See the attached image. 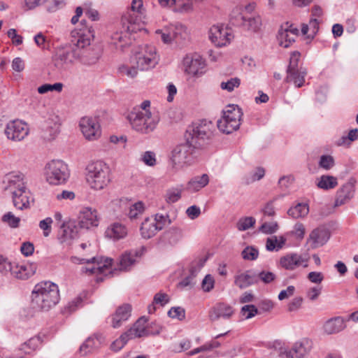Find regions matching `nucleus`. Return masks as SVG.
Returning <instances> with one entry per match:
<instances>
[{"label": "nucleus", "mask_w": 358, "mask_h": 358, "mask_svg": "<svg viewBox=\"0 0 358 358\" xmlns=\"http://www.w3.org/2000/svg\"><path fill=\"white\" fill-rule=\"evenodd\" d=\"M217 135L212 121L203 119L193 122L184 134L185 143L178 145L172 151L173 161L175 164H190L196 152L211 144Z\"/></svg>", "instance_id": "obj_1"}, {"label": "nucleus", "mask_w": 358, "mask_h": 358, "mask_svg": "<svg viewBox=\"0 0 358 358\" xmlns=\"http://www.w3.org/2000/svg\"><path fill=\"white\" fill-rule=\"evenodd\" d=\"M86 34L85 31L80 34L78 38L72 41L71 43L66 44L57 49L52 57L54 66L59 70H65L73 62L79 59L81 55L80 48L90 45L91 39L94 37V30L88 28Z\"/></svg>", "instance_id": "obj_2"}, {"label": "nucleus", "mask_w": 358, "mask_h": 358, "mask_svg": "<svg viewBox=\"0 0 358 358\" xmlns=\"http://www.w3.org/2000/svg\"><path fill=\"white\" fill-rule=\"evenodd\" d=\"M31 298L34 309L48 311L59 301L58 286L49 281L41 282L34 287Z\"/></svg>", "instance_id": "obj_3"}, {"label": "nucleus", "mask_w": 358, "mask_h": 358, "mask_svg": "<svg viewBox=\"0 0 358 358\" xmlns=\"http://www.w3.org/2000/svg\"><path fill=\"white\" fill-rule=\"evenodd\" d=\"M110 168L102 161L90 163L86 167V180L92 189L101 190L110 181Z\"/></svg>", "instance_id": "obj_4"}, {"label": "nucleus", "mask_w": 358, "mask_h": 358, "mask_svg": "<svg viewBox=\"0 0 358 358\" xmlns=\"http://www.w3.org/2000/svg\"><path fill=\"white\" fill-rule=\"evenodd\" d=\"M46 180L50 185H61L68 180L69 171L67 165L62 160H52L45 168Z\"/></svg>", "instance_id": "obj_5"}, {"label": "nucleus", "mask_w": 358, "mask_h": 358, "mask_svg": "<svg viewBox=\"0 0 358 358\" xmlns=\"http://www.w3.org/2000/svg\"><path fill=\"white\" fill-rule=\"evenodd\" d=\"M127 119L132 127L142 133H149L159 122L157 113H128Z\"/></svg>", "instance_id": "obj_6"}, {"label": "nucleus", "mask_w": 358, "mask_h": 358, "mask_svg": "<svg viewBox=\"0 0 358 358\" xmlns=\"http://www.w3.org/2000/svg\"><path fill=\"white\" fill-rule=\"evenodd\" d=\"M131 62L141 71L155 67L158 62L155 48L145 45L141 52L135 53Z\"/></svg>", "instance_id": "obj_7"}, {"label": "nucleus", "mask_w": 358, "mask_h": 358, "mask_svg": "<svg viewBox=\"0 0 358 358\" xmlns=\"http://www.w3.org/2000/svg\"><path fill=\"white\" fill-rule=\"evenodd\" d=\"M142 6L143 2L141 0H133L131 10L122 15L121 19L122 28L127 33H134L141 29L138 23L139 19L136 14L141 13Z\"/></svg>", "instance_id": "obj_8"}, {"label": "nucleus", "mask_w": 358, "mask_h": 358, "mask_svg": "<svg viewBox=\"0 0 358 358\" xmlns=\"http://www.w3.org/2000/svg\"><path fill=\"white\" fill-rule=\"evenodd\" d=\"M44 118L40 125L42 137L45 141H51L59 131L62 119L57 113H46Z\"/></svg>", "instance_id": "obj_9"}, {"label": "nucleus", "mask_w": 358, "mask_h": 358, "mask_svg": "<svg viewBox=\"0 0 358 358\" xmlns=\"http://www.w3.org/2000/svg\"><path fill=\"white\" fill-rule=\"evenodd\" d=\"M79 127L85 138L89 141L96 140L101 136L100 126L96 117H83L79 122Z\"/></svg>", "instance_id": "obj_10"}, {"label": "nucleus", "mask_w": 358, "mask_h": 358, "mask_svg": "<svg viewBox=\"0 0 358 358\" xmlns=\"http://www.w3.org/2000/svg\"><path fill=\"white\" fill-rule=\"evenodd\" d=\"M185 72L195 77H200L204 73L206 64L199 55H187L182 61Z\"/></svg>", "instance_id": "obj_11"}, {"label": "nucleus", "mask_w": 358, "mask_h": 358, "mask_svg": "<svg viewBox=\"0 0 358 358\" xmlns=\"http://www.w3.org/2000/svg\"><path fill=\"white\" fill-rule=\"evenodd\" d=\"M146 322L147 320L145 317H141L135 322L133 327L125 332L129 340L134 338H141L150 335L155 336L160 334L162 330L160 326L157 325L155 330H150V329L145 325Z\"/></svg>", "instance_id": "obj_12"}, {"label": "nucleus", "mask_w": 358, "mask_h": 358, "mask_svg": "<svg viewBox=\"0 0 358 358\" xmlns=\"http://www.w3.org/2000/svg\"><path fill=\"white\" fill-rule=\"evenodd\" d=\"M4 133L8 139L20 141L27 136L29 129L25 122L15 120L6 124Z\"/></svg>", "instance_id": "obj_13"}, {"label": "nucleus", "mask_w": 358, "mask_h": 358, "mask_svg": "<svg viewBox=\"0 0 358 358\" xmlns=\"http://www.w3.org/2000/svg\"><path fill=\"white\" fill-rule=\"evenodd\" d=\"M309 259V256L306 254L289 253L280 257V264L286 270L293 271L301 266L308 267Z\"/></svg>", "instance_id": "obj_14"}, {"label": "nucleus", "mask_w": 358, "mask_h": 358, "mask_svg": "<svg viewBox=\"0 0 358 358\" xmlns=\"http://www.w3.org/2000/svg\"><path fill=\"white\" fill-rule=\"evenodd\" d=\"M182 238V229L172 227L166 230L159 238L157 245L162 249L176 245Z\"/></svg>", "instance_id": "obj_15"}, {"label": "nucleus", "mask_w": 358, "mask_h": 358, "mask_svg": "<svg viewBox=\"0 0 358 358\" xmlns=\"http://www.w3.org/2000/svg\"><path fill=\"white\" fill-rule=\"evenodd\" d=\"M78 228L89 229L92 227H97L99 220L97 212L92 208H83L78 217Z\"/></svg>", "instance_id": "obj_16"}, {"label": "nucleus", "mask_w": 358, "mask_h": 358, "mask_svg": "<svg viewBox=\"0 0 358 358\" xmlns=\"http://www.w3.org/2000/svg\"><path fill=\"white\" fill-rule=\"evenodd\" d=\"M313 348L312 341L303 338L288 349V358H306Z\"/></svg>", "instance_id": "obj_17"}, {"label": "nucleus", "mask_w": 358, "mask_h": 358, "mask_svg": "<svg viewBox=\"0 0 358 358\" xmlns=\"http://www.w3.org/2000/svg\"><path fill=\"white\" fill-rule=\"evenodd\" d=\"M231 34L223 25H214L209 31V38L217 47L226 45L230 41Z\"/></svg>", "instance_id": "obj_18"}, {"label": "nucleus", "mask_w": 358, "mask_h": 358, "mask_svg": "<svg viewBox=\"0 0 358 358\" xmlns=\"http://www.w3.org/2000/svg\"><path fill=\"white\" fill-rule=\"evenodd\" d=\"M4 190L9 191L12 194L15 190L24 189V175L22 173L11 172L6 174L3 180Z\"/></svg>", "instance_id": "obj_19"}, {"label": "nucleus", "mask_w": 358, "mask_h": 358, "mask_svg": "<svg viewBox=\"0 0 358 358\" xmlns=\"http://www.w3.org/2000/svg\"><path fill=\"white\" fill-rule=\"evenodd\" d=\"M330 238V231L324 227L314 229L309 234L307 243L310 242L313 249L323 246Z\"/></svg>", "instance_id": "obj_20"}, {"label": "nucleus", "mask_w": 358, "mask_h": 358, "mask_svg": "<svg viewBox=\"0 0 358 358\" xmlns=\"http://www.w3.org/2000/svg\"><path fill=\"white\" fill-rule=\"evenodd\" d=\"M355 182L356 180L354 178H350L348 182L344 184L337 191L336 198L334 203L335 207L345 204L353 197Z\"/></svg>", "instance_id": "obj_21"}, {"label": "nucleus", "mask_w": 358, "mask_h": 358, "mask_svg": "<svg viewBox=\"0 0 358 358\" xmlns=\"http://www.w3.org/2000/svg\"><path fill=\"white\" fill-rule=\"evenodd\" d=\"M231 114L223 113L222 118L217 121V127L223 134H231L239 127L240 119L231 117Z\"/></svg>", "instance_id": "obj_22"}, {"label": "nucleus", "mask_w": 358, "mask_h": 358, "mask_svg": "<svg viewBox=\"0 0 358 358\" xmlns=\"http://www.w3.org/2000/svg\"><path fill=\"white\" fill-rule=\"evenodd\" d=\"M78 228L75 221L64 222L59 232V240L61 243H68L78 237Z\"/></svg>", "instance_id": "obj_23"}, {"label": "nucleus", "mask_w": 358, "mask_h": 358, "mask_svg": "<svg viewBox=\"0 0 358 358\" xmlns=\"http://www.w3.org/2000/svg\"><path fill=\"white\" fill-rule=\"evenodd\" d=\"M14 206L19 210L28 208L30 203V192L27 187L19 189L13 192L12 194Z\"/></svg>", "instance_id": "obj_24"}, {"label": "nucleus", "mask_w": 358, "mask_h": 358, "mask_svg": "<svg viewBox=\"0 0 358 358\" xmlns=\"http://www.w3.org/2000/svg\"><path fill=\"white\" fill-rule=\"evenodd\" d=\"M142 251H129L123 253L119 260V271H128L136 263V257L141 256L145 247H142Z\"/></svg>", "instance_id": "obj_25"}, {"label": "nucleus", "mask_w": 358, "mask_h": 358, "mask_svg": "<svg viewBox=\"0 0 358 358\" xmlns=\"http://www.w3.org/2000/svg\"><path fill=\"white\" fill-rule=\"evenodd\" d=\"M103 341L104 338L101 335L90 336L80 345L79 352L83 356H86L100 348Z\"/></svg>", "instance_id": "obj_26"}, {"label": "nucleus", "mask_w": 358, "mask_h": 358, "mask_svg": "<svg viewBox=\"0 0 358 358\" xmlns=\"http://www.w3.org/2000/svg\"><path fill=\"white\" fill-rule=\"evenodd\" d=\"M87 45L84 48H80L81 55L79 58L81 62L84 64L92 65L99 60L101 56V48L98 46L85 48Z\"/></svg>", "instance_id": "obj_27"}, {"label": "nucleus", "mask_w": 358, "mask_h": 358, "mask_svg": "<svg viewBox=\"0 0 358 358\" xmlns=\"http://www.w3.org/2000/svg\"><path fill=\"white\" fill-rule=\"evenodd\" d=\"M164 29L170 34L171 39L176 43H181L188 38L187 28L181 24H170L164 27Z\"/></svg>", "instance_id": "obj_28"}, {"label": "nucleus", "mask_w": 358, "mask_h": 358, "mask_svg": "<svg viewBox=\"0 0 358 358\" xmlns=\"http://www.w3.org/2000/svg\"><path fill=\"white\" fill-rule=\"evenodd\" d=\"M234 313L231 306L224 303H217L209 313L211 321H216L220 318L229 319Z\"/></svg>", "instance_id": "obj_29"}, {"label": "nucleus", "mask_w": 358, "mask_h": 358, "mask_svg": "<svg viewBox=\"0 0 358 358\" xmlns=\"http://www.w3.org/2000/svg\"><path fill=\"white\" fill-rule=\"evenodd\" d=\"M245 0H234L235 3L238 5L232 10L230 14V23L236 27L243 26L245 22V16L244 14V8H246L243 5Z\"/></svg>", "instance_id": "obj_30"}, {"label": "nucleus", "mask_w": 358, "mask_h": 358, "mask_svg": "<svg viewBox=\"0 0 358 358\" xmlns=\"http://www.w3.org/2000/svg\"><path fill=\"white\" fill-rule=\"evenodd\" d=\"M131 306L124 304L116 310L114 315L111 316V323L113 328H118L122 325V322L127 321L131 315Z\"/></svg>", "instance_id": "obj_31"}, {"label": "nucleus", "mask_w": 358, "mask_h": 358, "mask_svg": "<svg viewBox=\"0 0 358 358\" xmlns=\"http://www.w3.org/2000/svg\"><path fill=\"white\" fill-rule=\"evenodd\" d=\"M323 328L327 334L338 333L345 328V320L341 317L331 318L324 323Z\"/></svg>", "instance_id": "obj_32"}, {"label": "nucleus", "mask_w": 358, "mask_h": 358, "mask_svg": "<svg viewBox=\"0 0 358 358\" xmlns=\"http://www.w3.org/2000/svg\"><path fill=\"white\" fill-rule=\"evenodd\" d=\"M209 182V177L207 174L203 173L201 176L193 177L187 184L186 189L189 192H198Z\"/></svg>", "instance_id": "obj_33"}, {"label": "nucleus", "mask_w": 358, "mask_h": 358, "mask_svg": "<svg viewBox=\"0 0 358 358\" xmlns=\"http://www.w3.org/2000/svg\"><path fill=\"white\" fill-rule=\"evenodd\" d=\"M286 80L292 82L296 87H301L305 83V77L307 74L306 69L300 66L297 71L287 72Z\"/></svg>", "instance_id": "obj_34"}, {"label": "nucleus", "mask_w": 358, "mask_h": 358, "mask_svg": "<svg viewBox=\"0 0 358 358\" xmlns=\"http://www.w3.org/2000/svg\"><path fill=\"white\" fill-rule=\"evenodd\" d=\"M140 231L143 238L149 239L154 236L159 230L155 224V221H152L149 217H146L141 224Z\"/></svg>", "instance_id": "obj_35"}, {"label": "nucleus", "mask_w": 358, "mask_h": 358, "mask_svg": "<svg viewBox=\"0 0 358 358\" xmlns=\"http://www.w3.org/2000/svg\"><path fill=\"white\" fill-rule=\"evenodd\" d=\"M127 235V229L124 226L119 223H114L110 228L106 231V236L110 238L118 240Z\"/></svg>", "instance_id": "obj_36"}, {"label": "nucleus", "mask_w": 358, "mask_h": 358, "mask_svg": "<svg viewBox=\"0 0 358 358\" xmlns=\"http://www.w3.org/2000/svg\"><path fill=\"white\" fill-rule=\"evenodd\" d=\"M308 212L309 208L307 204L299 203L295 206L291 207L287 210V214L294 219H297L305 217Z\"/></svg>", "instance_id": "obj_37"}, {"label": "nucleus", "mask_w": 358, "mask_h": 358, "mask_svg": "<svg viewBox=\"0 0 358 358\" xmlns=\"http://www.w3.org/2000/svg\"><path fill=\"white\" fill-rule=\"evenodd\" d=\"M338 185L337 178L332 176L323 175L317 182V186L322 189L328 190L333 189Z\"/></svg>", "instance_id": "obj_38"}, {"label": "nucleus", "mask_w": 358, "mask_h": 358, "mask_svg": "<svg viewBox=\"0 0 358 358\" xmlns=\"http://www.w3.org/2000/svg\"><path fill=\"white\" fill-rule=\"evenodd\" d=\"M296 37L289 34L288 29L282 27L278 31V39L280 46L287 48L295 41Z\"/></svg>", "instance_id": "obj_39"}, {"label": "nucleus", "mask_w": 358, "mask_h": 358, "mask_svg": "<svg viewBox=\"0 0 358 358\" xmlns=\"http://www.w3.org/2000/svg\"><path fill=\"white\" fill-rule=\"evenodd\" d=\"M270 350V358H288V348L282 346L280 342H275Z\"/></svg>", "instance_id": "obj_40"}, {"label": "nucleus", "mask_w": 358, "mask_h": 358, "mask_svg": "<svg viewBox=\"0 0 358 358\" xmlns=\"http://www.w3.org/2000/svg\"><path fill=\"white\" fill-rule=\"evenodd\" d=\"M285 243V238L282 236L280 237V241L278 240L277 236H272L267 238L266 248L268 251H278L283 247Z\"/></svg>", "instance_id": "obj_41"}, {"label": "nucleus", "mask_w": 358, "mask_h": 358, "mask_svg": "<svg viewBox=\"0 0 358 358\" xmlns=\"http://www.w3.org/2000/svg\"><path fill=\"white\" fill-rule=\"evenodd\" d=\"M262 26V20L257 13H252L250 16L248 15V29H251L254 32L257 31Z\"/></svg>", "instance_id": "obj_42"}, {"label": "nucleus", "mask_w": 358, "mask_h": 358, "mask_svg": "<svg viewBox=\"0 0 358 358\" xmlns=\"http://www.w3.org/2000/svg\"><path fill=\"white\" fill-rule=\"evenodd\" d=\"M40 343V337L35 336L31 338L29 341H27L23 345H22L21 350H23L26 354H29L30 352L34 350Z\"/></svg>", "instance_id": "obj_43"}, {"label": "nucleus", "mask_w": 358, "mask_h": 358, "mask_svg": "<svg viewBox=\"0 0 358 358\" xmlns=\"http://www.w3.org/2000/svg\"><path fill=\"white\" fill-rule=\"evenodd\" d=\"M1 220L11 228L18 227L20 222V218L15 216L11 212H8L3 215Z\"/></svg>", "instance_id": "obj_44"}, {"label": "nucleus", "mask_w": 358, "mask_h": 358, "mask_svg": "<svg viewBox=\"0 0 358 358\" xmlns=\"http://www.w3.org/2000/svg\"><path fill=\"white\" fill-rule=\"evenodd\" d=\"M155 224L159 231L162 230L166 225L171 223V220L168 215H164L162 214H156L155 219Z\"/></svg>", "instance_id": "obj_45"}, {"label": "nucleus", "mask_w": 358, "mask_h": 358, "mask_svg": "<svg viewBox=\"0 0 358 358\" xmlns=\"http://www.w3.org/2000/svg\"><path fill=\"white\" fill-rule=\"evenodd\" d=\"M300 57L301 53L298 51H294L291 54L287 72L294 71H297V69H300V67H299Z\"/></svg>", "instance_id": "obj_46"}, {"label": "nucleus", "mask_w": 358, "mask_h": 358, "mask_svg": "<svg viewBox=\"0 0 358 358\" xmlns=\"http://www.w3.org/2000/svg\"><path fill=\"white\" fill-rule=\"evenodd\" d=\"M63 84L61 83H55L54 84H44L38 88L39 94H45L50 91L61 92L62 90Z\"/></svg>", "instance_id": "obj_47"}, {"label": "nucleus", "mask_w": 358, "mask_h": 358, "mask_svg": "<svg viewBox=\"0 0 358 358\" xmlns=\"http://www.w3.org/2000/svg\"><path fill=\"white\" fill-rule=\"evenodd\" d=\"M26 271V267L24 266H17L15 265L13 266L11 264V271H9V273H10L11 275L19 278V279H26L29 278V275L25 273Z\"/></svg>", "instance_id": "obj_48"}, {"label": "nucleus", "mask_w": 358, "mask_h": 358, "mask_svg": "<svg viewBox=\"0 0 358 358\" xmlns=\"http://www.w3.org/2000/svg\"><path fill=\"white\" fill-rule=\"evenodd\" d=\"M265 173H266V170L264 168H263L262 166L255 167L254 169H252L250 171V178H249L250 182H254L260 180L261 179H262L264 177ZM248 182H249V181H248Z\"/></svg>", "instance_id": "obj_49"}, {"label": "nucleus", "mask_w": 358, "mask_h": 358, "mask_svg": "<svg viewBox=\"0 0 358 358\" xmlns=\"http://www.w3.org/2000/svg\"><path fill=\"white\" fill-rule=\"evenodd\" d=\"M241 84V80L238 78H232L228 80L226 82H222L220 84V87L223 90H227V92H232L234 88L238 87Z\"/></svg>", "instance_id": "obj_50"}, {"label": "nucleus", "mask_w": 358, "mask_h": 358, "mask_svg": "<svg viewBox=\"0 0 358 358\" xmlns=\"http://www.w3.org/2000/svg\"><path fill=\"white\" fill-rule=\"evenodd\" d=\"M129 340L127 334L124 332L123 333L118 339L113 341L110 345V349L113 351H119L121 350L127 341Z\"/></svg>", "instance_id": "obj_51"}, {"label": "nucleus", "mask_w": 358, "mask_h": 358, "mask_svg": "<svg viewBox=\"0 0 358 358\" xmlns=\"http://www.w3.org/2000/svg\"><path fill=\"white\" fill-rule=\"evenodd\" d=\"M168 315L173 319H178V320H183L185 318V310L183 308L172 307L168 311Z\"/></svg>", "instance_id": "obj_52"}, {"label": "nucleus", "mask_w": 358, "mask_h": 358, "mask_svg": "<svg viewBox=\"0 0 358 358\" xmlns=\"http://www.w3.org/2000/svg\"><path fill=\"white\" fill-rule=\"evenodd\" d=\"M181 197V190L168 189L165 195V200L168 203H173Z\"/></svg>", "instance_id": "obj_53"}, {"label": "nucleus", "mask_w": 358, "mask_h": 358, "mask_svg": "<svg viewBox=\"0 0 358 358\" xmlns=\"http://www.w3.org/2000/svg\"><path fill=\"white\" fill-rule=\"evenodd\" d=\"M334 165V159L331 155H322L320 159L319 166L320 167L326 170H329Z\"/></svg>", "instance_id": "obj_54"}, {"label": "nucleus", "mask_w": 358, "mask_h": 358, "mask_svg": "<svg viewBox=\"0 0 358 358\" xmlns=\"http://www.w3.org/2000/svg\"><path fill=\"white\" fill-rule=\"evenodd\" d=\"M176 10L178 12H189L192 10L193 3L191 0L180 1L177 0Z\"/></svg>", "instance_id": "obj_55"}, {"label": "nucleus", "mask_w": 358, "mask_h": 358, "mask_svg": "<svg viewBox=\"0 0 358 358\" xmlns=\"http://www.w3.org/2000/svg\"><path fill=\"white\" fill-rule=\"evenodd\" d=\"M278 229V224L276 222H264L259 227V230L266 234H272Z\"/></svg>", "instance_id": "obj_56"}, {"label": "nucleus", "mask_w": 358, "mask_h": 358, "mask_svg": "<svg viewBox=\"0 0 358 358\" xmlns=\"http://www.w3.org/2000/svg\"><path fill=\"white\" fill-rule=\"evenodd\" d=\"M214 285L215 280L213 277L211 275L208 274L202 280L201 287L204 292H209L213 289Z\"/></svg>", "instance_id": "obj_57"}, {"label": "nucleus", "mask_w": 358, "mask_h": 358, "mask_svg": "<svg viewBox=\"0 0 358 358\" xmlns=\"http://www.w3.org/2000/svg\"><path fill=\"white\" fill-rule=\"evenodd\" d=\"M11 271V263L8 259L0 255V275H6Z\"/></svg>", "instance_id": "obj_58"}, {"label": "nucleus", "mask_w": 358, "mask_h": 358, "mask_svg": "<svg viewBox=\"0 0 358 358\" xmlns=\"http://www.w3.org/2000/svg\"><path fill=\"white\" fill-rule=\"evenodd\" d=\"M52 220L51 217H47L41 220L39 223V227L43 230V236L47 237L50 235L51 231V224Z\"/></svg>", "instance_id": "obj_59"}, {"label": "nucleus", "mask_w": 358, "mask_h": 358, "mask_svg": "<svg viewBox=\"0 0 358 358\" xmlns=\"http://www.w3.org/2000/svg\"><path fill=\"white\" fill-rule=\"evenodd\" d=\"M141 159L146 165L150 166H153L156 163L155 154L151 151L145 152Z\"/></svg>", "instance_id": "obj_60"}, {"label": "nucleus", "mask_w": 358, "mask_h": 358, "mask_svg": "<svg viewBox=\"0 0 358 358\" xmlns=\"http://www.w3.org/2000/svg\"><path fill=\"white\" fill-rule=\"evenodd\" d=\"M169 297L166 293L158 292L153 298V303L160 304L162 306H164L165 304L169 303Z\"/></svg>", "instance_id": "obj_61"}, {"label": "nucleus", "mask_w": 358, "mask_h": 358, "mask_svg": "<svg viewBox=\"0 0 358 358\" xmlns=\"http://www.w3.org/2000/svg\"><path fill=\"white\" fill-rule=\"evenodd\" d=\"M258 276H259V278L265 284L271 283L276 278L275 275L273 273H272L271 271H262V272H260L259 273Z\"/></svg>", "instance_id": "obj_62"}, {"label": "nucleus", "mask_w": 358, "mask_h": 358, "mask_svg": "<svg viewBox=\"0 0 358 358\" xmlns=\"http://www.w3.org/2000/svg\"><path fill=\"white\" fill-rule=\"evenodd\" d=\"M21 252L25 257L31 255L34 252V244L31 242L27 241L22 244L20 248Z\"/></svg>", "instance_id": "obj_63"}, {"label": "nucleus", "mask_w": 358, "mask_h": 358, "mask_svg": "<svg viewBox=\"0 0 358 358\" xmlns=\"http://www.w3.org/2000/svg\"><path fill=\"white\" fill-rule=\"evenodd\" d=\"M307 278L313 283L320 284L324 280V275L321 272L312 271L308 274Z\"/></svg>", "instance_id": "obj_64"}]
</instances>
